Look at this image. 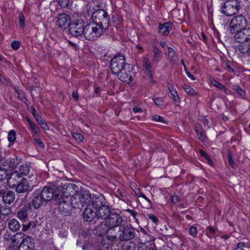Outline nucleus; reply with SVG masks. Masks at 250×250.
Returning a JSON list of instances; mask_svg holds the SVG:
<instances>
[{"instance_id": "nucleus-29", "label": "nucleus", "mask_w": 250, "mask_h": 250, "mask_svg": "<svg viewBox=\"0 0 250 250\" xmlns=\"http://www.w3.org/2000/svg\"><path fill=\"white\" fill-rule=\"evenodd\" d=\"M238 49L240 53L246 56H250V42L241 43L238 45Z\"/></svg>"}, {"instance_id": "nucleus-32", "label": "nucleus", "mask_w": 250, "mask_h": 250, "mask_svg": "<svg viewBox=\"0 0 250 250\" xmlns=\"http://www.w3.org/2000/svg\"><path fill=\"white\" fill-rule=\"evenodd\" d=\"M8 227L13 232H16L19 230L20 225L17 220L12 219L9 221Z\"/></svg>"}, {"instance_id": "nucleus-35", "label": "nucleus", "mask_w": 250, "mask_h": 250, "mask_svg": "<svg viewBox=\"0 0 250 250\" xmlns=\"http://www.w3.org/2000/svg\"><path fill=\"white\" fill-rule=\"evenodd\" d=\"M168 58L169 61L173 63L176 62L177 60V56L174 50L170 47L168 48Z\"/></svg>"}, {"instance_id": "nucleus-19", "label": "nucleus", "mask_w": 250, "mask_h": 250, "mask_svg": "<svg viewBox=\"0 0 250 250\" xmlns=\"http://www.w3.org/2000/svg\"><path fill=\"white\" fill-rule=\"evenodd\" d=\"M53 193V189L50 187H45L41 191L44 202L49 201L52 198Z\"/></svg>"}, {"instance_id": "nucleus-3", "label": "nucleus", "mask_w": 250, "mask_h": 250, "mask_svg": "<svg viewBox=\"0 0 250 250\" xmlns=\"http://www.w3.org/2000/svg\"><path fill=\"white\" fill-rule=\"evenodd\" d=\"M247 25V21L244 17L238 15L232 18L229 24V31L234 34L239 30L244 28Z\"/></svg>"}, {"instance_id": "nucleus-24", "label": "nucleus", "mask_w": 250, "mask_h": 250, "mask_svg": "<svg viewBox=\"0 0 250 250\" xmlns=\"http://www.w3.org/2000/svg\"><path fill=\"white\" fill-rule=\"evenodd\" d=\"M172 24L168 22L164 24H160L159 25V32L163 35H167L171 30Z\"/></svg>"}, {"instance_id": "nucleus-41", "label": "nucleus", "mask_w": 250, "mask_h": 250, "mask_svg": "<svg viewBox=\"0 0 250 250\" xmlns=\"http://www.w3.org/2000/svg\"><path fill=\"white\" fill-rule=\"evenodd\" d=\"M184 89L189 95L195 96L197 94L196 91L190 86L186 85L184 86Z\"/></svg>"}, {"instance_id": "nucleus-10", "label": "nucleus", "mask_w": 250, "mask_h": 250, "mask_svg": "<svg viewBox=\"0 0 250 250\" xmlns=\"http://www.w3.org/2000/svg\"><path fill=\"white\" fill-rule=\"evenodd\" d=\"M235 40L240 43L250 41V28H244L235 33Z\"/></svg>"}, {"instance_id": "nucleus-2", "label": "nucleus", "mask_w": 250, "mask_h": 250, "mask_svg": "<svg viewBox=\"0 0 250 250\" xmlns=\"http://www.w3.org/2000/svg\"><path fill=\"white\" fill-rule=\"evenodd\" d=\"M105 30L101 24L90 22L84 27L83 36L88 41H94L100 37Z\"/></svg>"}, {"instance_id": "nucleus-8", "label": "nucleus", "mask_w": 250, "mask_h": 250, "mask_svg": "<svg viewBox=\"0 0 250 250\" xmlns=\"http://www.w3.org/2000/svg\"><path fill=\"white\" fill-rule=\"evenodd\" d=\"M84 27L83 23L82 21H73L69 26V32L74 37L82 36L84 32Z\"/></svg>"}, {"instance_id": "nucleus-36", "label": "nucleus", "mask_w": 250, "mask_h": 250, "mask_svg": "<svg viewBox=\"0 0 250 250\" xmlns=\"http://www.w3.org/2000/svg\"><path fill=\"white\" fill-rule=\"evenodd\" d=\"M122 247L123 250H135V245L131 241L126 242L123 244Z\"/></svg>"}, {"instance_id": "nucleus-49", "label": "nucleus", "mask_w": 250, "mask_h": 250, "mask_svg": "<svg viewBox=\"0 0 250 250\" xmlns=\"http://www.w3.org/2000/svg\"><path fill=\"white\" fill-rule=\"evenodd\" d=\"M24 17L22 13H21L19 15V22L20 26L21 28H24Z\"/></svg>"}, {"instance_id": "nucleus-40", "label": "nucleus", "mask_w": 250, "mask_h": 250, "mask_svg": "<svg viewBox=\"0 0 250 250\" xmlns=\"http://www.w3.org/2000/svg\"><path fill=\"white\" fill-rule=\"evenodd\" d=\"M7 139L11 144H13L16 139V133L15 130H11L9 132Z\"/></svg>"}, {"instance_id": "nucleus-62", "label": "nucleus", "mask_w": 250, "mask_h": 250, "mask_svg": "<svg viewBox=\"0 0 250 250\" xmlns=\"http://www.w3.org/2000/svg\"><path fill=\"white\" fill-rule=\"evenodd\" d=\"M245 247V244L244 243H243V242H240L237 245V247H236V249H242L243 248H244Z\"/></svg>"}, {"instance_id": "nucleus-5", "label": "nucleus", "mask_w": 250, "mask_h": 250, "mask_svg": "<svg viewBox=\"0 0 250 250\" xmlns=\"http://www.w3.org/2000/svg\"><path fill=\"white\" fill-rule=\"evenodd\" d=\"M93 22L97 24H101L105 28L107 27L109 22V16L104 10L100 9L94 11L92 16Z\"/></svg>"}, {"instance_id": "nucleus-21", "label": "nucleus", "mask_w": 250, "mask_h": 250, "mask_svg": "<svg viewBox=\"0 0 250 250\" xmlns=\"http://www.w3.org/2000/svg\"><path fill=\"white\" fill-rule=\"evenodd\" d=\"M79 194L83 207L85 205H87L88 207L89 204H91L92 195L90 194L89 191H83L79 193Z\"/></svg>"}, {"instance_id": "nucleus-53", "label": "nucleus", "mask_w": 250, "mask_h": 250, "mask_svg": "<svg viewBox=\"0 0 250 250\" xmlns=\"http://www.w3.org/2000/svg\"><path fill=\"white\" fill-rule=\"evenodd\" d=\"M34 140L36 144L38 145L40 147H44V143L40 140V139L37 137V136H35Z\"/></svg>"}, {"instance_id": "nucleus-11", "label": "nucleus", "mask_w": 250, "mask_h": 250, "mask_svg": "<svg viewBox=\"0 0 250 250\" xmlns=\"http://www.w3.org/2000/svg\"><path fill=\"white\" fill-rule=\"evenodd\" d=\"M119 232V237L121 241H127L134 236V231L129 229H125L120 226L117 230Z\"/></svg>"}, {"instance_id": "nucleus-16", "label": "nucleus", "mask_w": 250, "mask_h": 250, "mask_svg": "<svg viewBox=\"0 0 250 250\" xmlns=\"http://www.w3.org/2000/svg\"><path fill=\"white\" fill-rule=\"evenodd\" d=\"M21 178V175L18 171L12 173L8 177L7 183L10 188H14L17 187L19 184L18 180Z\"/></svg>"}, {"instance_id": "nucleus-39", "label": "nucleus", "mask_w": 250, "mask_h": 250, "mask_svg": "<svg viewBox=\"0 0 250 250\" xmlns=\"http://www.w3.org/2000/svg\"><path fill=\"white\" fill-rule=\"evenodd\" d=\"M134 192L136 196L143 198L150 206L152 205L151 201L143 193L141 192L139 189L136 188L135 189H134Z\"/></svg>"}, {"instance_id": "nucleus-54", "label": "nucleus", "mask_w": 250, "mask_h": 250, "mask_svg": "<svg viewBox=\"0 0 250 250\" xmlns=\"http://www.w3.org/2000/svg\"><path fill=\"white\" fill-rule=\"evenodd\" d=\"M20 46V43L18 41H14L11 43V47L14 50H17Z\"/></svg>"}, {"instance_id": "nucleus-50", "label": "nucleus", "mask_w": 250, "mask_h": 250, "mask_svg": "<svg viewBox=\"0 0 250 250\" xmlns=\"http://www.w3.org/2000/svg\"><path fill=\"white\" fill-rule=\"evenodd\" d=\"M137 249L138 250H146L147 246L145 243H139Z\"/></svg>"}, {"instance_id": "nucleus-48", "label": "nucleus", "mask_w": 250, "mask_h": 250, "mask_svg": "<svg viewBox=\"0 0 250 250\" xmlns=\"http://www.w3.org/2000/svg\"><path fill=\"white\" fill-rule=\"evenodd\" d=\"M72 135L76 140L82 142L83 140V137L82 135L77 133H72Z\"/></svg>"}, {"instance_id": "nucleus-42", "label": "nucleus", "mask_w": 250, "mask_h": 250, "mask_svg": "<svg viewBox=\"0 0 250 250\" xmlns=\"http://www.w3.org/2000/svg\"><path fill=\"white\" fill-rule=\"evenodd\" d=\"M189 234L193 237H195L198 233V229L196 227L191 226L189 228Z\"/></svg>"}, {"instance_id": "nucleus-26", "label": "nucleus", "mask_w": 250, "mask_h": 250, "mask_svg": "<svg viewBox=\"0 0 250 250\" xmlns=\"http://www.w3.org/2000/svg\"><path fill=\"white\" fill-rule=\"evenodd\" d=\"M79 196V193H75L71 197L70 203L74 208H80L83 207L82 202H81L82 200Z\"/></svg>"}, {"instance_id": "nucleus-20", "label": "nucleus", "mask_w": 250, "mask_h": 250, "mask_svg": "<svg viewBox=\"0 0 250 250\" xmlns=\"http://www.w3.org/2000/svg\"><path fill=\"white\" fill-rule=\"evenodd\" d=\"M17 160L14 158H7L0 157V164L2 166H7L10 168H14L17 165Z\"/></svg>"}, {"instance_id": "nucleus-1", "label": "nucleus", "mask_w": 250, "mask_h": 250, "mask_svg": "<svg viewBox=\"0 0 250 250\" xmlns=\"http://www.w3.org/2000/svg\"><path fill=\"white\" fill-rule=\"evenodd\" d=\"M126 63L124 55L119 54L111 61L110 67L112 73L117 76L122 82L129 83L133 80L131 73L125 67Z\"/></svg>"}, {"instance_id": "nucleus-22", "label": "nucleus", "mask_w": 250, "mask_h": 250, "mask_svg": "<svg viewBox=\"0 0 250 250\" xmlns=\"http://www.w3.org/2000/svg\"><path fill=\"white\" fill-rule=\"evenodd\" d=\"M168 90L170 92L171 98L173 99L174 104L176 105L179 104L180 102V99L178 96V93L174 86L172 84H168Z\"/></svg>"}, {"instance_id": "nucleus-64", "label": "nucleus", "mask_w": 250, "mask_h": 250, "mask_svg": "<svg viewBox=\"0 0 250 250\" xmlns=\"http://www.w3.org/2000/svg\"><path fill=\"white\" fill-rule=\"evenodd\" d=\"M43 129L44 130H47L48 129V125L45 123V122H44L41 125Z\"/></svg>"}, {"instance_id": "nucleus-47", "label": "nucleus", "mask_w": 250, "mask_h": 250, "mask_svg": "<svg viewBox=\"0 0 250 250\" xmlns=\"http://www.w3.org/2000/svg\"><path fill=\"white\" fill-rule=\"evenodd\" d=\"M200 155L205 157L208 161L209 165H212V162H211L210 160V157L207 154L206 152L203 151V150H200Z\"/></svg>"}, {"instance_id": "nucleus-25", "label": "nucleus", "mask_w": 250, "mask_h": 250, "mask_svg": "<svg viewBox=\"0 0 250 250\" xmlns=\"http://www.w3.org/2000/svg\"><path fill=\"white\" fill-rule=\"evenodd\" d=\"M15 198V193L12 191H7L2 194V200L5 203L10 204Z\"/></svg>"}, {"instance_id": "nucleus-56", "label": "nucleus", "mask_w": 250, "mask_h": 250, "mask_svg": "<svg viewBox=\"0 0 250 250\" xmlns=\"http://www.w3.org/2000/svg\"><path fill=\"white\" fill-rule=\"evenodd\" d=\"M171 201L174 204H176L179 201V197L176 194H173L171 197Z\"/></svg>"}, {"instance_id": "nucleus-30", "label": "nucleus", "mask_w": 250, "mask_h": 250, "mask_svg": "<svg viewBox=\"0 0 250 250\" xmlns=\"http://www.w3.org/2000/svg\"><path fill=\"white\" fill-rule=\"evenodd\" d=\"M106 222H103L102 224L101 225L100 227L101 228H103V227H104L106 226ZM104 231H103V232L108 233L107 238L109 240L113 241L116 238V237H117L116 233H117L115 231H116L117 230H112L111 231H109V229H107L104 228Z\"/></svg>"}, {"instance_id": "nucleus-34", "label": "nucleus", "mask_w": 250, "mask_h": 250, "mask_svg": "<svg viewBox=\"0 0 250 250\" xmlns=\"http://www.w3.org/2000/svg\"><path fill=\"white\" fill-rule=\"evenodd\" d=\"M30 171V166L26 164H22L21 165L19 168V171H18L20 174L21 175V177L23 175H27L29 174Z\"/></svg>"}, {"instance_id": "nucleus-28", "label": "nucleus", "mask_w": 250, "mask_h": 250, "mask_svg": "<svg viewBox=\"0 0 250 250\" xmlns=\"http://www.w3.org/2000/svg\"><path fill=\"white\" fill-rule=\"evenodd\" d=\"M195 131L198 139L203 143L207 141V137L205 132L201 128L200 125H196L195 126Z\"/></svg>"}, {"instance_id": "nucleus-33", "label": "nucleus", "mask_w": 250, "mask_h": 250, "mask_svg": "<svg viewBox=\"0 0 250 250\" xmlns=\"http://www.w3.org/2000/svg\"><path fill=\"white\" fill-rule=\"evenodd\" d=\"M153 52L154 55L152 58V62L153 64H157L161 58V52L159 51L158 47L155 45H153Z\"/></svg>"}, {"instance_id": "nucleus-4", "label": "nucleus", "mask_w": 250, "mask_h": 250, "mask_svg": "<svg viewBox=\"0 0 250 250\" xmlns=\"http://www.w3.org/2000/svg\"><path fill=\"white\" fill-rule=\"evenodd\" d=\"M57 188L62 197L69 198L75 194L78 187L75 184L68 183L61 184Z\"/></svg>"}, {"instance_id": "nucleus-51", "label": "nucleus", "mask_w": 250, "mask_h": 250, "mask_svg": "<svg viewBox=\"0 0 250 250\" xmlns=\"http://www.w3.org/2000/svg\"><path fill=\"white\" fill-rule=\"evenodd\" d=\"M154 103L158 106L162 105L163 104V100L161 98H154L153 99Z\"/></svg>"}, {"instance_id": "nucleus-14", "label": "nucleus", "mask_w": 250, "mask_h": 250, "mask_svg": "<svg viewBox=\"0 0 250 250\" xmlns=\"http://www.w3.org/2000/svg\"><path fill=\"white\" fill-rule=\"evenodd\" d=\"M44 202L42 197L40 190H35L32 196V200L31 202V205L35 208H39Z\"/></svg>"}, {"instance_id": "nucleus-31", "label": "nucleus", "mask_w": 250, "mask_h": 250, "mask_svg": "<svg viewBox=\"0 0 250 250\" xmlns=\"http://www.w3.org/2000/svg\"><path fill=\"white\" fill-rule=\"evenodd\" d=\"M106 222H103L102 224L101 225L100 227L101 228H103V227H104L106 226ZM104 231H103V232L108 233L107 238L109 240L113 241L116 238V237H117L116 233H117L115 231H116L117 230H112L111 231H109V229H107L104 228Z\"/></svg>"}, {"instance_id": "nucleus-61", "label": "nucleus", "mask_w": 250, "mask_h": 250, "mask_svg": "<svg viewBox=\"0 0 250 250\" xmlns=\"http://www.w3.org/2000/svg\"><path fill=\"white\" fill-rule=\"evenodd\" d=\"M72 96L73 98H74L75 100H77L79 97L78 93L75 91H73L72 93Z\"/></svg>"}, {"instance_id": "nucleus-60", "label": "nucleus", "mask_w": 250, "mask_h": 250, "mask_svg": "<svg viewBox=\"0 0 250 250\" xmlns=\"http://www.w3.org/2000/svg\"><path fill=\"white\" fill-rule=\"evenodd\" d=\"M185 72L187 75L192 80H195V77L192 75L189 71H188L187 69L185 70Z\"/></svg>"}, {"instance_id": "nucleus-46", "label": "nucleus", "mask_w": 250, "mask_h": 250, "mask_svg": "<svg viewBox=\"0 0 250 250\" xmlns=\"http://www.w3.org/2000/svg\"><path fill=\"white\" fill-rule=\"evenodd\" d=\"M152 120L155 122H161L163 123H166L164 118L157 115H154L152 116Z\"/></svg>"}, {"instance_id": "nucleus-6", "label": "nucleus", "mask_w": 250, "mask_h": 250, "mask_svg": "<svg viewBox=\"0 0 250 250\" xmlns=\"http://www.w3.org/2000/svg\"><path fill=\"white\" fill-rule=\"evenodd\" d=\"M239 10V2L236 0H229L221 6V12L226 16H231Z\"/></svg>"}, {"instance_id": "nucleus-18", "label": "nucleus", "mask_w": 250, "mask_h": 250, "mask_svg": "<svg viewBox=\"0 0 250 250\" xmlns=\"http://www.w3.org/2000/svg\"><path fill=\"white\" fill-rule=\"evenodd\" d=\"M113 217L110 218V223L113 225V226L109 229V231L112 230H117L119 229L120 225L122 222V218L118 214L113 215Z\"/></svg>"}, {"instance_id": "nucleus-43", "label": "nucleus", "mask_w": 250, "mask_h": 250, "mask_svg": "<svg viewBox=\"0 0 250 250\" xmlns=\"http://www.w3.org/2000/svg\"><path fill=\"white\" fill-rule=\"evenodd\" d=\"M234 90L240 96L244 97L245 95V92L239 86L235 85L234 86Z\"/></svg>"}, {"instance_id": "nucleus-9", "label": "nucleus", "mask_w": 250, "mask_h": 250, "mask_svg": "<svg viewBox=\"0 0 250 250\" xmlns=\"http://www.w3.org/2000/svg\"><path fill=\"white\" fill-rule=\"evenodd\" d=\"M142 69L144 73L148 77L149 80L152 81L154 73V68L148 58H143L142 60Z\"/></svg>"}, {"instance_id": "nucleus-52", "label": "nucleus", "mask_w": 250, "mask_h": 250, "mask_svg": "<svg viewBox=\"0 0 250 250\" xmlns=\"http://www.w3.org/2000/svg\"><path fill=\"white\" fill-rule=\"evenodd\" d=\"M16 92L17 94L18 95V97L22 101L25 102L26 99L25 97L24 94L21 91L19 90H16Z\"/></svg>"}, {"instance_id": "nucleus-7", "label": "nucleus", "mask_w": 250, "mask_h": 250, "mask_svg": "<svg viewBox=\"0 0 250 250\" xmlns=\"http://www.w3.org/2000/svg\"><path fill=\"white\" fill-rule=\"evenodd\" d=\"M23 234L18 233L15 234L11 238L12 243L9 247V250H34V248H31L30 246H27L24 244H20Z\"/></svg>"}, {"instance_id": "nucleus-63", "label": "nucleus", "mask_w": 250, "mask_h": 250, "mask_svg": "<svg viewBox=\"0 0 250 250\" xmlns=\"http://www.w3.org/2000/svg\"><path fill=\"white\" fill-rule=\"evenodd\" d=\"M133 110L135 113L141 112H142V108L141 107H134Z\"/></svg>"}, {"instance_id": "nucleus-58", "label": "nucleus", "mask_w": 250, "mask_h": 250, "mask_svg": "<svg viewBox=\"0 0 250 250\" xmlns=\"http://www.w3.org/2000/svg\"><path fill=\"white\" fill-rule=\"evenodd\" d=\"M35 118L40 125L42 124V123L44 122L42 118L39 115H37V116H35Z\"/></svg>"}, {"instance_id": "nucleus-37", "label": "nucleus", "mask_w": 250, "mask_h": 250, "mask_svg": "<svg viewBox=\"0 0 250 250\" xmlns=\"http://www.w3.org/2000/svg\"><path fill=\"white\" fill-rule=\"evenodd\" d=\"M17 216L19 219L22 222L26 220L27 218V213L25 209H22L18 212Z\"/></svg>"}, {"instance_id": "nucleus-45", "label": "nucleus", "mask_w": 250, "mask_h": 250, "mask_svg": "<svg viewBox=\"0 0 250 250\" xmlns=\"http://www.w3.org/2000/svg\"><path fill=\"white\" fill-rule=\"evenodd\" d=\"M7 176V170L5 168L0 167V181L5 179Z\"/></svg>"}, {"instance_id": "nucleus-12", "label": "nucleus", "mask_w": 250, "mask_h": 250, "mask_svg": "<svg viewBox=\"0 0 250 250\" xmlns=\"http://www.w3.org/2000/svg\"><path fill=\"white\" fill-rule=\"evenodd\" d=\"M105 204V200L103 195L101 194L92 195L91 205L95 210L104 206Z\"/></svg>"}, {"instance_id": "nucleus-23", "label": "nucleus", "mask_w": 250, "mask_h": 250, "mask_svg": "<svg viewBox=\"0 0 250 250\" xmlns=\"http://www.w3.org/2000/svg\"><path fill=\"white\" fill-rule=\"evenodd\" d=\"M58 210L61 213H67L70 208V202L69 200L62 199L58 204Z\"/></svg>"}, {"instance_id": "nucleus-38", "label": "nucleus", "mask_w": 250, "mask_h": 250, "mask_svg": "<svg viewBox=\"0 0 250 250\" xmlns=\"http://www.w3.org/2000/svg\"><path fill=\"white\" fill-rule=\"evenodd\" d=\"M24 244L27 246H30L31 248H34V239L31 237H26L25 239L21 240V243Z\"/></svg>"}, {"instance_id": "nucleus-44", "label": "nucleus", "mask_w": 250, "mask_h": 250, "mask_svg": "<svg viewBox=\"0 0 250 250\" xmlns=\"http://www.w3.org/2000/svg\"><path fill=\"white\" fill-rule=\"evenodd\" d=\"M211 83L213 85L220 89L225 88V86L224 85L220 83L218 81L214 79L211 80Z\"/></svg>"}, {"instance_id": "nucleus-15", "label": "nucleus", "mask_w": 250, "mask_h": 250, "mask_svg": "<svg viewBox=\"0 0 250 250\" xmlns=\"http://www.w3.org/2000/svg\"><path fill=\"white\" fill-rule=\"evenodd\" d=\"M110 209L106 205H104L96 209V216L98 219H106L109 215Z\"/></svg>"}, {"instance_id": "nucleus-55", "label": "nucleus", "mask_w": 250, "mask_h": 250, "mask_svg": "<svg viewBox=\"0 0 250 250\" xmlns=\"http://www.w3.org/2000/svg\"><path fill=\"white\" fill-rule=\"evenodd\" d=\"M148 217L154 223H157L158 221V218L153 214H148Z\"/></svg>"}, {"instance_id": "nucleus-59", "label": "nucleus", "mask_w": 250, "mask_h": 250, "mask_svg": "<svg viewBox=\"0 0 250 250\" xmlns=\"http://www.w3.org/2000/svg\"><path fill=\"white\" fill-rule=\"evenodd\" d=\"M127 211L130 214L134 217V219H136V216L137 215V212L133 210L128 209L127 210Z\"/></svg>"}, {"instance_id": "nucleus-27", "label": "nucleus", "mask_w": 250, "mask_h": 250, "mask_svg": "<svg viewBox=\"0 0 250 250\" xmlns=\"http://www.w3.org/2000/svg\"><path fill=\"white\" fill-rule=\"evenodd\" d=\"M30 188L29 184L25 179H23L16 187V191L19 193L26 192Z\"/></svg>"}, {"instance_id": "nucleus-17", "label": "nucleus", "mask_w": 250, "mask_h": 250, "mask_svg": "<svg viewBox=\"0 0 250 250\" xmlns=\"http://www.w3.org/2000/svg\"><path fill=\"white\" fill-rule=\"evenodd\" d=\"M95 216L96 210L92 208L91 204H89L84 211V219L86 221H91Z\"/></svg>"}, {"instance_id": "nucleus-57", "label": "nucleus", "mask_w": 250, "mask_h": 250, "mask_svg": "<svg viewBox=\"0 0 250 250\" xmlns=\"http://www.w3.org/2000/svg\"><path fill=\"white\" fill-rule=\"evenodd\" d=\"M228 161H229V164L232 167L233 166V164H234V162H233V158H232V155L230 153L228 154Z\"/></svg>"}, {"instance_id": "nucleus-13", "label": "nucleus", "mask_w": 250, "mask_h": 250, "mask_svg": "<svg viewBox=\"0 0 250 250\" xmlns=\"http://www.w3.org/2000/svg\"><path fill=\"white\" fill-rule=\"evenodd\" d=\"M57 25L61 28L65 29L70 26V18L66 14H61L58 16Z\"/></svg>"}]
</instances>
